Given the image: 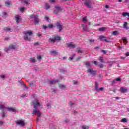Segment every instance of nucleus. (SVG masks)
Masks as SVG:
<instances>
[{"instance_id": "obj_1", "label": "nucleus", "mask_w": 129, "mask_h": 129, "mask_svg": "<svg viewBox=\"0 0 129 129\" xmlns=\"http://www.w3.org/2000/svg\"><path fill=\"white\" fill-rule=\"evenodd\" d=\"M31 105L34 106V108L36 109L38 107H40V108H42L43 105H42V102H39V101L37 100V99H34V100L32 101L30 103Z\"/></svg>"}, {"instance_id": "obj_2", "label": "nucleus", "mask_w": 129, "mask_h": 129, "mask_svg": "<svg viewBox=\"0 0 129 129\" xmlns=\"http://www.w3.org/2000/svg\"><path fill=\"white\" fill-rule=\"evenodd\" d=\"M49 40L51 41V42H52V43H55V42H56L57 40L58 41H61V37L58 36L53 35L52 37L49 38Z\"/></svg>"}, {"instance_id": "obj_3", "label": "nucleus", "mask_w": 129, "mask_h": 129, "mask_svg": "<svg viewBox=\"0 0 129 129\" xmlns=\"http://www.w3.org/2000/svg\"><path fill=\"white\" fill-rule=\"evenodd\" d=\"M87 72L90 73L92 75H95L96 74V71H93V69L92 68H89L87 70Z\"/></svg>"}, {"instance_id": "obj_4", "label": "nucleus", "mask_w": 129, "mask_h": 129, "mask_svg": "<svg viewBox=\"0 0 129 129\" xmlns=\"http://www.w3.org/2000/svg\"><path fill=\"white\" fill-rule=\"evenodd\" d=\"M55 8L56 10H54L53 13L55 15H57V14H58V13H59V11H61V10H62V8L61 7H60V6H55Z\"/></svg>"}, {"instance_id": "obj_5", "label": "nucleus", "mask_w": 129, "mask_h": 129, "mask_svg": "<svg viewBox=\"0 0 129 129\" xmlns=\"http://www.w3.org/2000/svg\"><path fill=\"white\" fill-rule=\"evenodd\" d=\"M100 41L106 42V43H109V41L106 39V37L103 36L102 35L99 36Z\"/></svg>"}, {"instance_id": "obj_6", "label": "nucleus", "mask_w": 129, "mask_h": 129, "mask_svg": "<svg viewBox=\"0 0 129 129\" xmlns=\"http://www.w3.org/2000/svg\"><path fill=\"white\" fill-rule=\"evenodd\" d=\"M62 25L60 24V22H57L56 23V28L57 29H58L59 32H61L62 30L63 29Z\"/></svg>"}, {"instance_id": "obj_7", "label": "nucleus", "mask_w": 129, "mask_h": 129, "mask_svg": "<svg viewBox=\"0 0 129 129\" xmlns=\"http://www.w3.org/2000/svg\"><path fill=\"white\" fill-rule=\"evenodd\" d=\"M15 20H16L17 24L19 25V22H21V21H22V18H21V17H20V16L16 15L15 16Z\"/></svg>"}, {"instance_id": "obj_8", "label": "nucleus", "mask_w": 129, "mask_h": 129, "mask_svg": "<svg viewBox=\"0 0 129 129\" xmlns=\"http://www.w3.org/2000/svg\"><path fill=\"white\" fill-rule=\"evenodd\" d=\"M17 124H20V125H22L24 126L25 125V121L23 120H20L19 121H16Z\"/></svg>"}, {"instance_id": "obj_9", "label": "nucleus", "mask_w": 129, "mask_h": 129, "mask_svg": "<svg viewBox=\"0 0 129 129\" xmlns=\"http://www.w3.org/2000/svg\"><path fill=\"white\" fill-rule=\"evenodd\" d=\"M8 111H10V112L11 111H12V112H16V109L13 108V107H8L7 108Z\"/></svg>"}, {"instance_id": "obj_10", "label": "nucleus", "mask_w": 129, "mask_h": 129, "mask_svg": "<svg viewBox=\"0 0 129 129\" xmlns=\"http://www.w3.org/2000/svg\"><path fill=\"white\" fill-rule=\"evenodd\" d=\"M120 91V92H122V93H125V92H127V89L124 88L123 87H121Z\"/></svg>"}, {"instance_id": "obj_11", "label": "nucleus", "mask_w": 129, "mask_h": 129, "mask_svg": "<svg viewBox=\"0 0 129 129\" xmlns=\"http://www.w3.org/2000/svg\"><path fill=\"white\" fill-rule=\"evenodd\" d=\"M25 35H26V36H27V35H28L29 36H33V32L31 30H28L25 33Z\"/></svg>"}, {"instance_id": "obj_12", "label": "nucleus", "mask_w": 129, "mask_h": 129, "mask_svg": "<svg viewBox=\"0 0 129 129\" xmlns=\"http://www.w3.org/2000/svg\"><path fill=\"white\" fill-rule=\"evenodd\" d=\"M68 47L69 48H75V44H73V42H71L68 44Z\"/></svg>"}, {"instance_id": "obj_13", "label": "nucleus", "mask_w": 129, "mask_h": 129, "mask_svg": "<svg viewBox=\"0 0 129 129\" xmlns=\"http://www.w3.org/2000/svg\"><path fill=\"white\" fill-rule=\"evenodd\" d=\"M16 48H17V44L16 45L11 44L9 46V49H11L12 50H15V49H16Z\"/></svg>"}, {"instance_id": "obj_14", "label": "nucleus", "mask_w": 129, "mask_h": 129, "mask_svg": "<svg viewBox=\"0 0 129 129\" xmlns=\"http://www.w3.org/2000/svg\"><path fill=\"white\" fill-rule=\"evenodd\" d=\"M82 27L83 28V30L85 31V32H87V31H88V29H87V26L82 24Z\"/></svg>"}, {"instance_id": "obj_15", "label": "nucleus", "mask_w": 129, "mask_h": 129, "mask_svg": "<svg viewBox=\"0 0 129 129\" xmlns=\"http://www.w3.org/2000/svg\"><path fill=\"white\" fill-rule=\"evenodd\" d=\"M50 55H58V53L55 50H50Z\"/></svg>"}, {"instance_id": "obj_16", "label": "nucleus", "mask_w": 129, "mask_h": 129, "mask_svg": "<svg viewBox=\"0 0 129 129\" xmlns=\"http://www.w3.org/2000/svg\"><path fill=\"white\" fill-rule=\"evenodd\" d=\"M123 27L124 29H125L126 30H128L129 28L127 27V22H124Z\"/></svg>"}, {"instance_id": "obj_17", "label": "nucleus", "mask_w": 129, "mask_h": 129, "mask_svg": "<svg viewBox=\"0 0 129 129\" xmlns=\"http://www.w3.org/2000/svg\"><path fill=\"white\" fill-rule=\"evenodd\" d=\"M84 64H85L87 68H89V67H90V61H86L84 62Z\"/></svg>"}, {"instance_id": "obj_18", "label": "nucleus", "mask_w": 129, "mask_h": 129, "mask_svg": "<svg viewBox=\"0 0 129 129\" xmlns=\"http://www.w3.org/2000/svg\"><path fill=\"white\" fill-rule=\"evenodd\" d=\"M58 87L60 88V89H65V88H66V86L62 85L61 84H59L58 85Z\"/></svg>"}, {"instance_id": "obj_19", "label": "nucleus", "mask_w": 129, "mask_h": 129, "mask_svg": "<svg viewBox=\"0 0 129 129\" xmlns=\"http://www.w3.org/2000/svg\"><path fill=\"white\" fill-rule=\"evenodd\" d=\"M11 4H12V2L6 1L5 2V6H6V7H10V6H11Z\"/></svg>"}, {"instance_id": "obj_20", "label": "nucleus", "mask_w": 129, "mask_h": 129, "mask_svg": "<svg viewBox=\"0 0 129 129\" xmlns=\"http://www.w3.org/2000/svg\"><path fill=\"white\" fill-rule=\"evenodd\" d=\"M99 85L97 84V82L95 83V89L96 91L98 92L99 91Z\"/></svg>"}, {"instance_id": "obj_21", "label": "nucleus", "mask_w": 129, "mask_h": 129, "mask_svg": "<svg viewBox=\"0 0 129 129\" xmlns=\"http://www.w3.org/2000/svg\"><path fill=\"white\" fill-rule=\"evenodd\" d=\"M34 21L35 22L36 24H38L39 22H41V21L38 19V16H37L35 19H34Z\"/></svg>"}, {"instance_id": "obj_22", "label": "nucleus", "mask_w": 129, "mask_h": 129, "mask_svg": "<svg viewBox=\"0 0 129 129\" xmlns=\"http://www.w3.org/2000/svg\"><path fill=\"white\" fill-rule=\"evenodd\" d=\"M118 34H119V32H118V31H114L112 32V35H113L114 36H117Z\"/></svg>"}, {"instance_id": "obj_23", "label": "nucleus", "mask_w": 129, "mask_h": 129, "mask_svg": "<svg viewBox=\"0 0 129 129\" xmlns=\"http://www.w3.org/2000/svg\"><path fill=\"white\" fill-rule=\"evenodd\" d=\"M99 60L101 63H103V60H104V58L103 57V56H101L99 57Z\"/></svg>"}, {"instance_id": "obj_24", "label": "nucleus", "mask_w": 129, "mask_h": 129, "mask_svg": "<svg viewBox=\"0 0 129 129\" xmlns=\"http://www.w3.org/2000/svg\"><path fill=\"white\" fill-rule=\"evenodd\" d=\"M56 82H57V81H56L54 80H52L49 81V84H55L56 83Z\"/></svg>"}, {"instance_id": "obj_25", "label": "nucleus", "mask_w": 129, "mask_h": 129, "mask_svg": "<svg viewBox=\"0 0 129 129\" xmlns=\"http://www.w3.org/2000/svg\"><path fill=\"white\" fill-rule=\"evenodd\" d=\"M39 111H39V110H36V109H34V110H33V111L32 114H38V113H39Z\"/></svg>"}, {"instance_id": "obj_26", "label": "nucleus", "mask_w": 129, "mask_h": 129, "mask_svg": "<svg viewBox=\"0 0 129 129\" xmlns=\"http://www.w3.org/2000/svg\"><path fill=\"white\" fill-rule=\"evenodd\" d=\"M4 30L6 32H10V31H11V28H9L8 27H4Z\"/></svg>"}, {"instance_id": "obj_27", "label": "nucleus", "mask_w": 129, "mask_h": 129, "mask_svg": "<svg viewBox=\"0 0 129 129\" xmlns=\"http://www.w3.org/2000/svg\"><path fill=\"white\" fill-rule=\"evenodd\" d=\"M122 40L124 43H126V44H127V40L125 37H122Z\"/></svg>"}, {"instance_id": "obj_28", "label": "nucleus", "mask_w": 129, "mask_h": 129, "mask_svg": "<svg viewBox=\"0 0 129 129\" xmlns=\"http://www.w3.org/2000/svg\"><path fill=\"white\" fill-rule=\"evenodd\" d=\"M24 40H27L29 42L31 41V38L28 37V36H24Z\"/></svg>"}, {"instance_id": "obj_29", "label": "nucleus", "mask_w": 129, "mask_h": 129, "mask_svg": "<svg viewBox=\"0 0 129 129\" xmlns=\"http://www.w3.org/2000/svg\"><path fill=\"white\" fill-rule=\"evenodd\" d=\"M77 49L78 50L77 52L78 53H81V54H82V50H81V49H80V47H78Z\"/></svg>"}, {"instance_id": "obj_30", "label": "nucleus", "mask_w": 129, "mask_h": 129, "mask_svg": "<svg viewBox=\"0 0 129 129\" xmlns=\"http://www.w3.org/2000/svg\"><path fill=\"white\" fill-rule=\"evenodd\" d=\"M38 114V117L37 118V121H38V120H39V117H40L41 115H42V113H41V112L39 111V112L37 113Z\"/></svg>"}, {"instance_id": "obj_31", "label": "nucleus", "mask_w": 129, "mask_h": 129, "mask_svg": "<svg viewBox=\"0 0 129 129\" xmlns=\"http://www.w3.org/2000/svg\"><path fill=\"white\" fill-rule=\"evenodd\" d=\"M82 129H89V127L88 126L82 125Z\"/></svg>"}, {"instance_id": "obj_32", "label": "nucleus", "mask_w": 129, "mask_h": 129, "mask_svg": "<svg viewBox=\"0 0 129 129\" xmlns=\"http://www.w3.org/2000/svg\"><path fill=\"white\" fill-rule=\"evenodd\" d=\"M4 108H6V106L3 104H0V109H4Z\"/></svg>"}, {"instance_id": "obj_33", "label": "nucleus", "mask_w": 129, "mask_h": 129, "mask_svg": "<svg viewBox=\"0 0 129 129\" xmlns=\"http://www.w3.org/2000/svg\"><path fill=\"white\" fill-rule=\"evenodd\" d=\"M121 122H126L127 121V120L126 118H124L121 120Z\"/></svg>"}, {"instance_id": "obj_34", "label": "nucleus", "mask_w": 129, "mask_h": 129, "mask_svg": "<svg viewBox=\"0 0 129 129\" xmlns=\"http://www.w3.org/2000/svg\"><path fill=\"white\" fill-rule=\"evenodd\" d=\"M20 11L21 13H24V11H25V7L20 8Z\"/></svg>"}, {"instance_id": "obj_35", "label": "nucleus", "mask_w": 129, "mask_h": 129, "mask_svg": "<svg viewBox=\"0 0 129 129\" xmlns=\"http://www.w3.org/2000/svg\"><path fill=\"white\" fill-rule=\"evenodd\" d=\"M7 13H6V12H3L2 13V17H3V18H4L5 17H7Z\"/></svg>"}, {"instance_id": "obj_36", "label": "nucleus", "mask_w": 129, "mask_h": 129, "mask_svg": "<svg viewBox=\"0 0 129 129\" xmlns=\"http://www.w3.org/2000/svg\"><path fill=\"white\" fill-rule=\"evenodd\" d=\"M88 41H89L90 44H92V42L93 43H94V40H92V39H88Z\"/></svg>"}, {"instance_id": "obj_37", "label": "nucleus", "mask_w": 129, "mask_h": 129, "mask_svg": "<svg viewBox=\"0 0 129 129\" xmlns=\"http://www.w3.org/2000/svg\"><path fill=\"white\" fill-rule=\"evenodd\" d=\"M31 62H36V60H35V58H30Z\"/></svg>"}, {"instance_id": "obj_38", "label": "nucleus", "mask_w": 129, "mask_h": 129, "mask_svg": "<svg viewBox=\"0 0 129 129\" xmlns=\"http://www.w3.org/2000/svg\"><path fill=\"white\" fill-rule=\"evenodd\" d=\"M37 60L40 61L41 60V59H42V56L41 55H38L37 57Z\"/></svg>"}, {"instance_id": "obj_39", "label": "nucleus", "mask_w": 129, "mask_h": 129, "mask_svg": "<svg viewBox=\"0 0 129 129\" xmlns=\"http://www.w3.org/2000/svg\"><path fill=\"white\" fill-rule=\"evenodd\" d=\"M44 8L45 9V10H48V9H49V5H48V4H46Z\"/></svg>"}, {"instance_id": "obj_40", "label": "nucleus", "mask_w": 129, "mask_h": 129, "mask_svg": "<svg viewBox=\"0 0 129 129\" xmlns=\"http://www.w3.org/2000/svg\"><path fill=\"white\" fill-rule=\"evenodd\" d=\"M56 0H49V3L51 4H55Z\"/></svg>"}, {"instance_id": "obj_41", "label": "nucleus", "mask_w": 129, "mask_h": 129, "mask_svg": "<svg viewBox=\"0 0 129 129\" xmlns=\"http://www.w3.org/2000/svg\"><path fill=\"white\" fill-rule=\"evenodd\" d=\"M115 80L116 81L119 82V81H121V79L120 78H117L115 79Z\"/></svg>"}, {"instance_id": "obj_42", "label": "nucleus", "mask_w": 129, "mask_h": 129, "mask_svg": "<svg viewBox=\"0 0 129 129\" xmlns=\"http://www.w3.org/2000/svg\"><path fill=\"white\" fill-rule=\"evenodd\" d=\"M99 31H104L105 30V28L104 27H101L99 29Z\"/></svg>"}, {"instance_id": "obj_43", "label": "nucleus", "mask_w": 129, "mask_h": 129, "mask_svg": "<svg viewBox=\"0 0 129 129\" xmlns=\"http://www.w3.org/2000/svg\"><path fill=\"white\" fill-rule=\"evenodd\" d=\"M54 27V25L53 24H49V29H52Z\"/></svg>"}, {"instance_id": "obj_44", "label": "nucleus", "mask_w": 129, "mask_h": 129, "mask_svg": "<svg viewBox=\"0 0 129 129\" xmlns=\"http://www.w3.org/2000/svg\"><path fill=\"white\" fill-rule=\"evenodd\" d=\"M100 48V46L98 45V46H96L95 47H94V49H95V50H98V49H99Z\"/></svg>"}, {"instance_id": "obj_45", "label": "nucleus", "mask_w": 129, "mask_h": 129, "mask_svg": "<svg viewBox=\"0 0 129 129\" xmlns=\"http://www.w3.org/2000/svg\"><path fill=\"white\" fill-rule=\"evenodd\" d=\"M37 15H31L30 18L35 19Z\"/></svg>"}, {"instance_id": "obj_46", "label": "nucleus", "mask_w": 129, "mask_h": 129, "mask_svg": "<svg viewBox=\"0 0 129 129\" xmlns=\"http://www.w3.org/2000/svg\"><path fill=\"white\" fill-rule=\"evenodd\" d=\"M99 68H103V64L101 63L99 65Z\"/></svg>"}, {"instance_id": "obj_47", "label": "nucleus", "mask_w": 129, "mask_h": 129, "mask_svg": "<svg viewBox=\"0 0 129 129\" xmlns=\"http://www.w3.org/2000/svg\"><path fill=\"white\" fill-rule=\"evenodd\" d=\"M115 83H116V80H113L112 81V84H115Z\"/></svg>"}, {"instance_id": "obj_48", "label": "nucleus", "mask_w": 129, "mask_h": 129, "mask_svg": "<svg viewBox=\"0 0 129 129\" xmlns=\"http://www.w3.org/2000/svg\"><path fill=\"white\" fill-rule=\"evenodd\" d=\"M101 52H102L104 54H106V50H101Z\"/></svg>"}, {"instance_id": "obj_49", "label": "nucleus", "mask_w": 129, "mask_h": 129, "mask_svg": "<svg viewBox=\"0 0 129 129\" xmlns=\"http://www.w3.org/2000/svg\"><path fill=\"white\" fill-rule=\"evenodd\" d=\"M51 92H54V93H56L57 92V90L54 89H51Z\"/></svg>"}, {"instance_id": "obj_50", "label": "nucleus", "mask_w": 129, "mask_h": 129, "mask_svg": "<svg viewBox=\"0 0 129 129\" xmlns=\"http://www.w3.org/2000/svg\"><path fill=\"white\" fill-rule=\"evenodd\" d=\"M45 20H46V21H47L49 20V17H47V16H45L44 17Z\"/></svg>"}, {"instance_id": "obj_51", "label": "nucleus", "mask_w": 129, "mask_h": 129, "mask_svg": "<svg viewBox=\"0 0 129 129\" xmlns=\"http://www.w3.org/2000/svg\"><path fill=\"white\" fill-rule=\"evenodd\" d=\"M38 45H39V42H35L34 44V46H38Z\"/></svg>"}, {"instance_id": "obj_52", "label": "nucleus", "mask_w": 129, "mask_h": 129, "mask_svg": "<svg viewBox=\"0 0 129 129\" xmlns=\"http://www.w3.org/2000/svg\"><path fill=\"white\" fill-rule=\"evenodd\" d=\"M1 113L2 114H5V110H4V109H2Z\"/></svg>"}, {"instance_id": "obj_53", "label": "nucleus", "mask_w": 129, "mask_h": 129, "mask_svg": "<svg viewBox=\"0 0 129 129\" xmlns=\"http://www.w3.org/2000/svg\"><path fill=\"white\" fill-rule=\"evenodd\" d=\"M70 105L71 106H72V105H74V103L72 102V101L70 102Z\"/></svg>"}, {"instance_id": "obj_54", "label": "nucleus", "mask_w": 129, "mask_h": 129, "mask_svg": "<svg viewBox=\"0 0 129 129\" xmlns=\"http://www.w3.org/2000/svg\"><path fill=\"white\" fill-rule=\"evenodd\" d=\"M87 18L86 17H84L83 18V22H85V21H86Z\"/></svg>"}, {"instance_id": "obj_55", "label": "nucleus", "mask_w": 129, "mask_h": 129, "mask_svg": "<svg viewBox=\"0 0 129 129\" xmlns=\"http://www.w3.org/2000/svg\"><path fill=\"white\" fill-rule=\"evenodd\" d=\"M25 4H26V5H28L29 4V2L28 1H24Z\"/></svg>"}, {"instance_id": "obj_56", "label": "nucleus", "mask_w": 129, "mask_h": 129, "mask_svg": "<svg viewBox=\"0 0 129 129\" xmlns=\"http://www.w3.org/2000/svg\"><path fill=\"white\" fill-rule=\"evenodd\" d=\"M105 8H106V9H109V6L108 5H106L105 6Z\"/></svg>"}, {"instance_id": "obj_57", "label": "nucleus", "mask_w": 129, "mask_h": 129, "mask_svg": "<svg viewBox=\"0 0 129 129\" xmlns=\"http://www.w3.org/2000/svg\"><path fill=\"white\" fill-rule=\"evenodd\" d=\"M26 97V93H24L21 96V97Z\"/></svg>"}, {"instance_id": "obj_58", "label": "nucleus", "mask_w": 129, "mask_h": 129, "mask_svg": "<svg viewBox=\"0 0 129 129\" xmlns=\"http://www.w3.org/2000/svg\"><path fill=\"white\" fill-rule=\"evenodd\" d=\"M93 63H94V64L95 65H97L98 62H97V61H93Z\"/></svg>"}, {"instance_id": "obj_59", "label": "nucleus", "mask_w": 129, "mask_h": 129, "mask_svg": "<svg viewBox=\"0 0 129 129\" xmlns=\"http://www.w3.org/2000/svg\"><path fill=\"white\" fill-rule=\"evenodd\" d=\"M102 90H103V88H99V91H102Z\"/></svg>"}, {"instance_id": "obj_60", "label": "nucleus", "mask_w": 129, "mask_h": 129, "mask_svg": "<svg viewBox=\"0 0 129 129\" xmlns=\"http://www.w3.org/2000/svg\"><path fill=\"white\" fill-rule=\"evenodd\" d=\"M42 28H43V29H44V30H46V29H47V28H48V27H47V26H43Z\"/></svg>"}, {"instance_id": "obj_61", "label": "nucleus", "mask_w": 129, "mask_h": 129, "mask_svg": "<svg viewBox=\"0 0 129 129\" xmlns=\"http://www.w3.org/2000/svg\"><path fill=\"white\" fill-rule=\"evenodd\" d=\"M73 59V57H70L69 58V60H70V61H71Z\"/></svg>"}, {"instance_id": "obj_62", "label": "nucleus", "mask_w": 129, "mask_h": 129, "mask_svg": "<svg viewBox=\"0 0 129 129\" xmlns=\"http://www.w3.org/2000/svg\"><path fill=\"white\" fill-rule=\"evenodd\" d=\"M80 58H81V57H80V56H78V57H77V61H78V60H79V59H80Z\"/></svg>"}, {"instance_id": "obj_63", "label": "nucleus", "mask_w": 129, "mask_h": 129, "mask_svg": "<svg viewBox=\"0 0 129 129\" xmlns=\"http://www.w3.org/2000/svg\"><path fill=\"white\" fill-rule=\"evenodd\" d=\"M37 36H38V37H41V36H42V34H40V33H38V34H37Z\"/></svg>"}, {"instance_id": "obj_64", "label": "nucleus", "mask_w": 129, "mask_h": 129, "mask_svg": "<svg viewBox=\"0 0 129 129\" xmlns=\"http://www.w3.org/2000/svg\"><path fill=\"white\" fill-rule=\"evenodd\" d=\"M126 56H129V52H128L126 53Z\"/></svg>"}]
</instances>
